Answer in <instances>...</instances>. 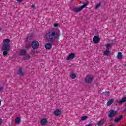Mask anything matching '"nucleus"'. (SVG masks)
I'll use <instances>...</instances> for the list:
<instances>
[{
	"label": "nucleus",
	"instance_id": "18",
	"mask_svg": "<svg viewBox=\"0 0 126 126\" xmlns=\"http://www.w3.org/2000/svg\"><path fill=\"white\" fill-rule=\"evenodd\" d=\"M21 120L19 117H17L16 118L15 120V124H20Z\"/></svg>",
	"mask_w": 126,
	"mask_h": 126
},
{
	"label": "nucleus",
	"instance_id": "8",
	"mask_svg": "<svg viewBox=\"0 0 126 126\" xmlns=\"http://www.w3.org/2000/svg\"><path fill=\"white\" fill-rule=\"evenodd\" d=\"M75 57V54L74 53H71L67 56L66 60L69 61L70 60H73Z\"/></svg>",
	"mask_w": 126,
	"mask_h": 126
},
{
	"label": "nucleus",
	"instance_id": "3",
	"mask_svg": "<svg viewBox=\"0 0 126 126\" xmlns=\"http://www.w3.org/2000/svg\"><path fill=\"white\" fill-rule=\"evenodd\" d=\"M94 77L92 75H88L85 78V82L86 83H91L93 81Z\"/></svg>",
	"mask_w": 126,
	"mask_h": 126
},
{
	"label": "nucleus",
	"instance_id": "35",
	"mask_svg": "<svg viewBox=\"0 0 126 126\" xmlns=\"http://www.w3.org/2000/svg\"><path fill=\"white\" fill-rule=\"evenodd\" d=\"M0 106H1V100H0Z\"/></svg>",
	"mask_w": 126,
	"mask_h": 126
},
{
	"label": "nucleus",
	"instance_id": "26",
	"mask_svg": "<svg viewBox=\"0 0 126 126\" xmlns=\"http://www.w3.org/2000/svg\"><path fill=\"white\" fill-rule=\"evenodd\" d=\"M111 46H112V45H111V44H107L106 45V47L107 49H110V47H111Z\"/></svg>",
	"mask_w": 126,
	"mask_h": 126
},
{
	"label": "nucleus",
	"instance_id": "9",
	"mask_svg": "<svg viewBox=\"0 0 126 126\" xmlns=\"http://www.w3.org/2000/svg\"><path fill=\"white\" fill-rule=\"evenodd\" d=\"M106 122V120L105 119H101L97 123V126H103V124H105Z\"/></svg>",
	"mask_w": 126,
	"mask_h": 126
},
{
	"label": "nucleus",
	"instance_id": "34",
	"mask_svg": "<svg viewBox=\"0 0 126 126\" xmlns=\"http://www.w3.org/2000/svg\"><path fill=\"white\" fill-rule=\"evenodd\" d=\"M29 47V45H26V49H27V48H28Z\"/></svg>",
	"mask_w": 126,
	"mask_h": 126
},
{
	"label": "nucleus",
	"instance_id": "7",
	"mask_svg": "<svg viewBox=\"0 0 126 126\" xmlns=\"http://www.w3.org/2000/svg\"><path fill=\"white\" fill-rule=\"evenodd\" d=\"M93 42L94 44H98L100 42V37L97 36H94L93 38Z\"/></svg>",
	"mask_w": 126,
	"mask_h": 126
},
{
	"label": "nucleus",
	"instance_id": "6",
	"mask_svg": "<svg viewBox=\"0 0 126 126\" xmlns=\"http://www.w3.org/2000/svg\"><path fill=\"white\" fill-rule=\"evenodd\" d=\"M117 115V111L114 110H110L108 112V117L109 118H114V117H116Z\"/></svg>",
	"mask_w": 126,
	"mask_h": 126
},
{
	"label": "nucleus",
	"instance_id": "27",
	"mask_svg": "<svg viewBox=\"0 0 126 126\" xmlns=\"http://www.w3.org/2000/svg\"><path fill=\"white\" fill-rule=\"evenodd\" d=\"M31 53L32 54V55H35V50H31Z\"/></svg>",
	"mask_w": 126,
	"mask_h": 126
},
{
	"label": "nucleus",
	"instance_id": "21",
	"mask_svg": "<svg viewBox=\"0 0 126 126\" xmlns=\"http://www.w3.org/2000/svg\"><path fill=\"white\" fill-rule=\"evenodd\" d=\"M88 116H82V117H81V120L82 121H85V120H86V119H88Z\"/></svg>",
	"mask_w": 126,
	"mask_h": 126
},
{
	"label": "nucleus",
	"instance_id": "19",
	"mask_svg": "<svg viewBox=\"0 0 126 126\" xmlns=\"http://www.w3.org/2000/svg\"><path fill=\"white\" fill-rule=\"evenodd\" d=\"M102 94L104 95V96H107L108 97L110 96V92H104L102 93Z\"/></svg>",
	"mask_w": 126,
	"mask_h": 126
},
{
	"label": "nucleus",
	"instance_id": "31",
	"mask_svg": "<svg viewBox=\"0 0 126 126\" xmlns=\"http://www.w3.org/2000/svg\"><path fill=\"white\" fill-rule=\"evenodd\" d=\"M92 124H89L88 125H86L85 126H92Z\"/></svg>",
	"mask_w": 126,
	"mask_h": 126
},
{
	"label": "nucleus",
	"instance_id": "2",
	"mask_svg": "<svg viewBox=\"0 0 126 126\" xmlns=\"http://www.w3.org/2000/svg\"><path fill=\"white\" fill-rule=\"evenodd\" d=\"M3 45L2 47L3 51H10V40L9 39H4L3 41Z\"/></svg>",
	"mask_w": 126,
	"mask_h": 126
},
{
	"label": "nucleus",
	"instance_id": "29",
	"mask_svg": "<svg viewBox=\"0 0 126 126\" xmlns=\"http://www.w3.org/2000/svg\"><path fill=\"white\" fill-rule=\"evenodd\" d=\"M54 27H58V26H59V24H54Z\"/></svg>",
	"mask_w": 126,
	"mask_h": 126
},
{
	"label": "nucleus",
	"instance_id": "28",
	"mask_svg": "<svg viewBox=\"0 0 126 126\" xmlns=\"http://www.w3.org/2000/svg\"><path fill=\"white\" fill-rule=\"evenodd\" d=\"M3 89H4L3 87H0V92H2V91H3Z\"/></svg>",
	"mask_w": 126,
	"mask_h": 126
},
{
	"label": "nucleus",
	"instance_id": "37",
	"mask_svg": "<svg viewBox=\"0 0 126 126\" xmlns=\"http://www.w3.org/2000/svg\"><path fill=\"white\" fill-rule=\"evenodd\" d=\"M1 28L0 27V30H1Z\"/></svg>",
	"mask_w": 126,
	"mask_h": 126
},
{
	"label": "nucleus",
	"instance_id": "33",
	"mask_svg": "<svg viewBox=\"0 0 126 126\" xmlns=\"http://www.w3.org/2000/svg\"><path fill=\"white\" fill-rule=\"evenodd\" d=\"M35 5H32V7L33 8H35Z\"/></svg>",
	"mask_w": 126,
	"mask_h": 126
},
{
	"label": "nucleus",
	"instance_id": "38",
	"mask_svg": "<svg viewBox=\"0 0 126 126\" xmlns=\"http://www.w3.org/2000/svg\"><path fill=\"white\" fill-rule=\"evenodd\" d=\"M112 126V125H110V126Z\"/></svg>",
	"mask_w": 126,
	"mask_h": 126
},
{
	"label": "nucleus",
	"instance_id": "23",
	"mask_svg": "<svg viewBox=\"0 0 126 126\" xmlns=\"http://www.w3.org/2000/svg\"><path fill=\"white\" fill-rule=\"evenodd\" d=\"M102 4V3L99 2L98 4H97L96 6L95 9H98V8H99V7H100V6H101V5Z\"/></svg>",
	"mask_w": 126,
	"mask_h": 126
},
{
	"label": "nucleus",
	"instance_id": "20",
	"mask_svg": "<svg viewBox=\"0 0 126 126\" xmlns=\"http://www.w3.org/2000/svg\"><path fill=\"white\" fill-rule=\"evenodd\" d=\"M8 52H9V51L4 50V52H3V56L4 57L6 56L7 55H8Z\"/></svg>",
	"mask_w": 126,
	"mask_h": 126
},
{
	"label": "nucleus",
	"instance_id": "22",
	"mask_svg": "<svg viewBox=\"0 0 126 126\" xmlns=\"http://www.w3.org/2000/svg\"><path fill=\"white\" fill-rule=\"evenodd\" d=\"M110 51L106 50L105 51H104V54L105 55V56H109V55H110Z\"/></svg>",
	"mask_w": 126,
	"mask_h": 126
},
{
	"label": "nucleus",
	"instance_id": "17",
	"mask_svg": "<svg viewBox=\"0 0 126 126\" xmlns=\"http://www.w3.org/2000/svg\"><path fill=\"white\" fill-rule=\"evenodd\" d=\"M121 120H123V116H120L119 118L116 119L114 120V122L116 123H118V122H120Z\"/></svg>",
	"mask_w": 126,
	"mask_h": 126
},
{
	"label": "nucleus",
	"instance_id": "4",
	"mask_svg": "<svg viewBox=\"0 0 126 126\" xmlns=\"http://www.w3.org/2000/svg\"><path fill=\"white\" fill-rule=\"evenodd\" d=\"M87 5H88V3H86L79 8H74L73 9V11H74V12H79L81 11V10H82V9L85 7V6H87Z\"/></svg>",
	"mask_w": 126,
	"mask_h": 126
},
{
	"label": "nucleus",
	"instance_id": "13",
	"mask_svg": "<svg viewBox=\"0 0 126 126\" xmlns=\"http://www.w3.org/2000/svg\"><path fill=\"white\" fill-rule=\"evenodd\" d=\"M47 123H48V120L46 119H43L41 120V124L42 126H45Z\"/></svg>",
	"mask_w": 126,
	"mask_h": 126
},
{
	"label": "nucleus",
	"instance_id": "12",
	"mask_svg": "<svg viewBox=\"0 0 126 126\" xmlns=\"http://www.w3.org/2000/svg\"><path fill=\"white\" fill-rule=\"evenodd\" d=\"M17 74H18L19 75H23L24 73H23V69L22 68H19V70L17 72Z\"/></svg>",
	"mask_w": 126,
	"mask_h": 126
},
{
	"label": "nucleus",
	"instance_id": "16",
	"mask_svg": "<svg viewBox=\"0 0 126 126\" xmlns=\"http://www.w3.org/2000/svg\"><path fill=\"white\" fill-rule=\"evenodd\" d=\"M20 54L22 56H24L26 54V50L25 49H23L20 51Z\"/></svg>",
	"mask_w": 126,
	"mask_h": 126
},
{
	"label": "nucleus",
	"instance_id": "10",
	"mask_svg": "<svg viewBox=\"0 0 126 126\" xmlns=\"http://www.w3.org/2000/svg\"><path fill=\"white\" fill-rule=\"evenodd\" d=\"M61 114H62V111L59 109H57L54 111V115L55 116H58L61 115Z\"/></svg>",
	"mask_w": 126,
	"mask_h": 126
},
{
	"label": "nucleus",
	"instance_id": "11",
	"mask_svg": "<svg viewBox=\"0 0 126 126\" xmlns=\"http://www.w3.org/2000/svg\"><path fill=\"white\" fill-rule=\"evenodd\" d=\"M45 48L46 50H51L52 49V44L51 43H46L45 45Z\"/></svg>",
	"mask_w": 126,
	"mask_h": 126
},
{
	"label": "nucleus",
	"instance_id": "25",
	"mask_svg": "<svg viewBox=\"0 0 126 126\" xmlns=\"http://www.w3.org/2000/svg\"><path fill=\"white\" fill-rule=\"evenodd\" d=\"M70 77H71V78H72V79H74V78H75V77H76V75H75V74H72L70 75Z\"/></svg>",
	"mask_w": 126,
	"mask_h": 126
},
{
	"label": "nucleus",
	"instance_id": "30",
	"mask_svg": "<svg viewBox=\"0 0 126 126\" xmlns=\"http://www.w3.org/2000/svg\"><path fill=\"white\" fill-rule=\"evenodd\" d=\"M17 0V2L20 3V2H21L22 1V0Z\"/></svg>",
	"mask_w": 126,
	"mask_h": 126
},
{
	"label": "nucleus",
	"instance_id": "36",
	"mask_svg": "<svg viewBox=\"0 0 126 126\" xmlns=\"http://www.w3.org/2000/svg\"><path fill=\"white\" fill-rule=\"evenodd\" d=\"M124 111V112H126V107L125 108Z\"/></svg>",
	"mask_w": 126,
	"mask_h": 126
},
{
	"label": "nucleus",
	"instance_id": "5",
	"mask_svg": "<svg viewBox=\"0 0 126 126\" xmlns=\"http://www.w3.org/2000/svg\"><path fill=\"white\" fill-rule=\"evenodd\" d=\"M40 46V44H39V42L37 41H34L32 43V47L33 49V50H37V49L39 48V46Z\"/></svg>",
	"mask_w": 126,
	"mask_h": 126
},
{
	"label": "nucleus",
	"instance_id": "14",
	"mask_svg": "<svg viewBox=\"0 0 126 126\" xmlns=\"http://www.w3.org/2000/svg\"><path fill=\"white\" fill-rule=\"evenodd\" d=\"M122 58H123V54H122V52H118L117 55V58L119 60H121V59H122Z\"/></svg>",
	"mask_w": 126,
	"mask_h": 126
},
{
	"label": "nucleus",
	"instance_id": "24",
	"mask_svg": "<svg viewBox=\"0 0 126 126\" xmlns=\"http://www.w3.org/2000/svg\"><path fill=\"white\" fill-rule=\"evenodd\" d=\"M30 59V56L29 55H26L24 57V60H29Z\"/></svg>",
	"mask_w": 126,
	"mask_h": 126
},
{
	"label": "nucleus",
	"instance_id": "1",
	"mask_svg": "<svg viewBox=\"0 0 126 126\" xmlns=\"http://www.w3.org/2000/svg\"><path fill=\"white\" fill-rule=\"evenodd\" d=\"M59 31L53 32H48L45 35L46 40L49 43L57 44L59 37H60V34H59Z\"/></svg>",
	"mask_w": 126,
	"mask_h": 126
},
{
	"label": "nucleus",
	"instance_id": "15",
	"mask_svg": "<svg viewBox=\"0 0 126 126\" xmlns=\"http://www.w3.org/2000/svg\"><path fill=\"white\" fill-rule=\"evenodd\" d=\"M114 103V99H110L107 102V106H111L112 104Z\"/></svg>",
	"mask_w": 126,
	"mask_h": 126
},
{
	"label": "nucleus",
	"instance_id": "32",
	"mask_svg": "<svg viewBox=\"0 0 126 126\" xmlns=\"http://www.w3.org/2000/svg\"><path fill=\"white\" fill-rule=\"evenodd\" d=\"M2 121L1 120V119L0 118V125L1 124Z\"/></svg>",
	"mask_w": 126,
	"mask_h": 126
}]
</instances>
